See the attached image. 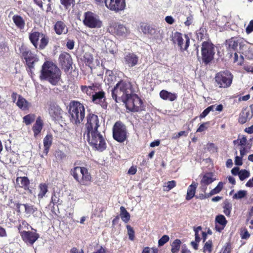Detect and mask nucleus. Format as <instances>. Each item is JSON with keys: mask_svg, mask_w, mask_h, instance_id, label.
Instances as JSON below:
<instances>
[{"mask_svg": "<svg viewBox=\"0 0 253 253\" xmlns=\"http://www.w3.org/2000/svg\"><path fill=\"white\" fill-rule=\"evenodd\" d=\"M135 92L133 84L129 81L121 80L111 90L112 97L116 102H124Z\"/></svg>", "mask_w": 253, "mask_h": 253, "instance_id": "1", "label": "nucleus"}, {"mask_svg": "<svg viewBox=\"0 0 253 253\" xmlns=\"http://www.w3.org/2000/svg\"><path fill=\"white\" fill-rule=\"evenodd\" d=\"M61 71L52 61H46L42 65L40 79L47 81L52 85H56L61 79Z\"/></svg>", "mask_w": 253, "mask_h": 253, "instance_id": "2", "label": "nucleus"}, {"mask_svg": "<svg viewBox=\"0 0 253 253\" xmlns=\"http://www.w3.org/2000/svg\"><path fill=\"white\" fill-rule=\"evenodd\" d=\"M69 114L71 123L79 125L84 120L85 116V108L83 103L79 101H71L69 105Z\"/></svg>", "mask_w": 253, "mask_h": 253, "instance_id": "3", "label": "nucleus"}, {"mask_svg": "<svg viewBox=\"0 0 253 253\" xmlns=\"http://www.w3.org/2000/svg\"><path fill=\"white\" fill-rule=\"evenodd\" d=\"M249 42L244 38L240 37H232L226 41V50L228 57L231 58L233 56L232 51H238V47H239V50L243 53L248 48Z\"/></svg>", "mask_w": 253, "mask_h": 253, "instance_id": "4", "label": "nucleus"}, {"mask_svg": "<svg viewBox=\"0 0 253 253\" xmlns=\"http://www.w3.org/2000/svg\"><path fill=\"white\" fill-rule=\"evenodd\" d=\"M70 173L80 185L88 186L91 182V174L85 167H75L71 169Z\"/></svg>", "mask_w": 253, "mask_h": 253, "instance_id": "5", "label": "nucleus"}, {"mask_svg": "<svg viewBox=\"0 0 253 253\" xmlns=\"http://www.w3.org/2000/svg\"><path fill=\"white\" fill-rule=\"evenodd\" d=\"M84 136L89 144L95 150L103 151L106 148V143L103 136L99 131H93L91 133L84 132Z\"/></svg>", "mask_w": 253, "mask_h": 253, "instance_id": "6", "label": "nucleus"}, {"mask_svg": "<svg viewBox=\"0 0 253 253\" xmlns=\"http://www.w3.org/2000/svg\"><path fill=\"white\" fill-rule=\"evenodd\" d=\"M29 39L35 48L39 50L44 49L49 42L48 37L38 31H32L29 33Z\"/></svg>", "mask_w": 253, "mask_h": 253, "instance_id": "7", "label": "nucleus"}, {"mask_svg": "<svg viewBox=\"0 0 253 253\" xmlns=\"http://www.w3.org/2000/svg\"><path fill=\"white\" fill-rule=\"evenodd\" d=\"M215 46L211 40L204 41L201 45L202 60L205 65H208L214 59Z\"/></svg>", "mask_w": 253, "mask_h": 253, "instance_id": "8", "label": "nucleus"}, {"mask_svg": "<svg viewBox=\"0 0 253 253\" xmlns=\"http://www.w3.org/2000/svg\"><path fill=\"white\" fill-rule=\"evenodd\" d=\"M112 130L113 137L117 142L123 143L127 139L128 133L126 126L121 121L115 123Z\"/></svg>", "mask_w": 253, "mask_h": 253, "instance_id": "9", "label": "nucleus"}, {"mask_svg": "<svg viewBox=\"0 0 253 253\" xmlns=\"http://www.w3.org/2000/svg\"><path fill=\"white\" fill-rule=\"evenodd\" d=\"M123 102L125 104L126 108L131 112H138L145 110L142 100L135 92Z\"/></svg>", "mask_w": 253, "mask_h": 253, "instance_id": "10", "label": "nucleus"}, {"mask_svg": "<svg viewBox=\"0 0 253 253\" xmlns=\"http://www.w3.org/2000/svg\"><path fill=\"white\" fill-rule=\"evenodd\" d=\"M233 78V76L231 72L225 70L216 73L214 80L216 85L219 88H227L231 85Z\"/></svg>", "mask_w": 253, "mask_h": 253, "instance_id": "11", "label": "nucleus"}, {"mask_svg": "<svg viewBox=\"0 0 253 253\" xmlns=\"http://www.w3.org/2000/svg\"><path fill=\"white\" fill-rule=\"evenodd\" d=\"M21 53V57L25 60L26 65L28 69H27V71L32 74L33 70L35 69V64L39 61V58L36 54L28 48H23Z\"/></svg>", "mask_w": 253, "mask_h": 253, "instance_id": "12", "label": "nucleus"}, {"mask_svg": "<svg viewBox=\"0 0 253 253\" xmlns=\"http://www.w3.org/2000/svg\"><path fill=\"white\" fill-rule=\"evenodd\" d=\"M97 88H95L93 93L91 96V99L94 104L100 105L102 107L105 109L107 107L106 102V93L102 88L101 84L98 83Z\"/></svg>", "mask_w": 253, "mask_h": 253, "instance_id": "13", "label": "nucleus"}, {"mask_svg": "<svg viewBox=\"0 0 253 253\" xmlns=\"http://www.w3.org/2000/svg\"><path fill=\"white\" fill-rule=\"evenodd\" d=\"M84 24L89 28H99L102 26V22L98 16L91 11L84 13Z\"/></svg>", "mask_w": 253, "mask_h": 253, "instance_id": "14", "label": "nucleus"}, {"mask_svg": "<svg viewBox=\"0 0 253 253\" xmlns=\"http://www.w3.org/2000/svg\"><path fill=\"white\" fill-rule=\"evenodd\" d=\"M48 111L51 120L55 123H59L62 122L64 111L57 103L50 102L49 104Z\"/></svg>", "mask_w": 253, "mask_h": 253, "instance_id": "15", "label": "nucleus"}, {"mask_svg": "<svg viewBox=\"0 0 253 253\" xmlns=\"http://www.w3.org/2000/svg\"><path fill=\"white\" fill-rule=\"evenodd\" d=\"M100 126V123L98 116L92 113H89L86 116V123L85 125L86 130L84 132L98 131V128Z\"/></svg>", "mask_w": 253, "mask_h": 253, "instance_id": "16", "label": "nucleus"}, {"mask_svg": "<svg viewBox=\"0 0 253 253\" xmlns=\"http://www.w3.org/2000/svg\"><path fill=\"white\" fill-rule=\"evenodd\" d=\"M185 42L182 34L178 32H176L173 35L172 41L174 43H177L182 51L187 50L190 45V38L186 34L184 35Z\"/></svg>", "mask_w": 253, "mask_h": 253, "instance_id": "17", "label": "nucleus"}, {"mask_svg": "<svg viewBox=\"0 0 253 253\" xmlns=\"http://www.w3.org/2000/svg\"><path fill=\"white\" fill-rule=\"evenodd\" d=\"M59 64L65 72L68 73L72 69L73 60L71 55L67 52H62L58 58Z\"/></svg>", "mask_w": 253, "mask_h": 253, "instance_id": "18", "label": "nucleus"}, {"mask_svg": "<svg viewBox=\"0 0 253 253\" xmlns=\"http://www.w3.org/2000/svg\"><path fill=\"white\" fill-rule=\"evenodd\" d=\"M108 30L110 33L118 36H125L128 32L125 25L118 22L110 23Z\"/></svg>", "mask_w": 253, "mask_h": 253, "instance_id": "19", "label": "nucleus"}, {"mask_svg": "<svg viewBox=\"0 0 253 253\" xmlns=\"http://www.w3.org/2000/svg\"><path fill=\"white\" fill-rule=\"evenodd\" d=\"M105 6L110 10L115 13H119L126 8V0H107V1H106Z\"/></svg>", "mask_w": 253, "mask_h": 253, "instance_id": "20", "label": "nucleus"}, {"mask_svg": "<svg viewBox=\"0 0 253 253\" xmlns=\"http://www.w3.org/2000/svg\"><path fill=\"white\" fill-rule=\"evenodd\" d=\"M21 225L18 227V230L23 240L26 243L32 245L39 238L38 234L35 232L21 231Z\"/></svg>", "mask_w": 253, "mask_h": 253, "instance_id": "21", "label": "nucleus"}, {"mask_svg": "<svg viewBox=\"0 0 253 253\" xmlns=\"http://www.w3.org/2000/svg\"><path fill=\"white\" fill-rule=\"evenodd\" d=\"M30 182L29 178L26 176L17 177L16 179L15 188H23L26 191H29L31 193V190L30 189Z\"/></svg>", "mask_w": 253, "mask_h": 253, "instance_id": "22", "label": "nucleus"}, {"mask_svg": "<svg viewBox=\"0 0 253 253\" xmlns=\"http://www.w3.org/2000/svg\"><path fill=\"white\" fill-rule=\"evenodd\" d=\"M124 62L129 67H132L137 64L138 57L134 53L128 52L124 57Z\"/></svg>", "mask_w": 253, "mask_h": 253, "instance_id": "23", "label": "nucleus"}, {"mask_svg": "<svg viewBox=\"0 0 253 253\" xmlns=\"http://www.w3.org/2000/svg\"><path fill=\"white\" fill-rule=\"evenodd\" d=\"M253 117V114H251L248 107L244 108L239 114L238 122L241 124H245L250 121Z\"/></svg>", "mask_w": 253, "mask_h": 253, "instance_id": "24", "label": "nucleus"}, {"mask_svg": "<svg viewBox=\"0 0 253 253\" xmlns=\"http://www.w3.org/2000/svg\"><path fill=\"white\" fill-rule=\"evenodd\" d=\"M141 29L145 34H150L154 38H157L159 32L154 27L147 24H143L141 25Z\"/></svg>", "mask_w": 253, "mask_h": 253, "instance_id": "25", "label": "nucleus"}, {"mask_svg": "<svg viewBox=\"0 0 253 253\" xmlns=\"http://www.w3.org/2000/svg\"><path fill=\"white\" fill-rule=\"evenodd\" d=\"M54 30L58 35L66 34L68 32V28L64 22L57 21L54 25Z\"/></svg>", "mask_w": 253, "mask_h": 253, "instance_id": "26", "label": "nucleus"}, {"mask_svg": "<svg viewBox=\"0 0 253 253\" xmlns=\"http://www.w3.org/2000/svg\"><path fill=\"white\" fill-rule=\"evenodd\" d=\"M196 39L198 41H203L204 40H210L207 30L205 27H202L196 32Z\"/></svg>", "mask_w": 253, "mask_h": 253, "instance_id": "27", "label": "nucleus"}, {"mask_svg": "<svg viewBox=\"0 0 253 253\" xmlns=\"http://www.w3.org/2000/svg\"><path fill=\"white\" fill-rule=\"evenodd\" d=\"M43 121L41 119V117H39L37 119L36 122L32 127V130L35 137H37V136L41 133L43 128Z\"/></svg>", "mask_w": 253, "mask_h": 253, "instance_id": "28", "label": "nucleus"}, {"mask_svg": "<svg viewBox=\"0 0 253 253\" xmlns=\"http://www.w3.org/2000/svg\"><path fill=\"white\" fill-rule=\"evenodd\" d=\"M160 96L163 100H169L173 101L177 98V95L175 93H171L166 90H162L160 92Z\"/></svg>", "mask_w": 253, "mask_h": 253, "instance_id": "29", "label": "nucleus"}, {"mask_svg": "<svg viewBox=\"0 0 253 253\" xmlns=\"http://www.w3.org/2000/svg\"><path fill=\"white\" fill-rule=\"evenodd\" d=\"M53 136L51 134H47L43 138V153L45 155H47L49 152L50 147L52 143Z\"/></svg>", "mask_w": 253, "mask_h": 253, "instance_id": "30", "label": "nucleus"}, {"mask_svg": "<svg viewBox=\"0 0 253 253\" xmlns=\"http://www.w3.org/2000/svg\"><path fill=\"white\" fill-rule=\"evenodd\" d=\"M97 83H95L91 84V85L88 86L81 85V89L83 93H86L88 96H91L95 89H98V87L97 86Z\"/></svg>", "mask_w": 253, "mask_h": 253, "instance_id": "31", "label": "nucleus"}, {"mask_svg": "<svg viewBox=\"0 0 253 253\" xmlns=\"http://www.w3.org/2000/svg\"><path fill=\"white\" fill-rule=\"evenodd\" d=\"M12 20L17 28L23 30L25 26V21L22 16L19 15H14L12 17Z\"/></svg>", "mask_w": 253, "mask_h": 253, "instance_id": "32", "label": "nucleus"}, {"mask_svg": "<svg viewBox=\"0 0 253 253\" xmlns=\"http://www.w3.org/2000/svg\"><path fill=\"white\" fill-rule=\"evenodd\" d=\"M198 185L196 182H193L187 189L186 199L187 200H191L195 195L196 190Z\"/></svg>", "mask_w": 253, "mask_h": 253, "instance_id": "33", "label": "nucleus"}, {"mask_svg": "<svg viewBox=\"0 0 253 253\" xmlns=\"http://www.w3.org/2000/svg\"><path fill=\"white\" fill-rule=\"evenodd\" d=\"M17 106L22 110H28L29 108V102L21 95H18V99L16 102Z\"/></svg>", "mask_w": 253, "mask_h": 253, "instance_id": "34", "label": "nucleus"}, {"mask_svg": "<svg viewBox=\"0 0 253 253\" xmlns=\"http://www.w3.org/2000/svg\"><path fill=\"white\" fill-rule=\"evenodd\" d=\"M215 180L213 178V174L211 172H208L205 174L200 181L201 184L208 185L211 184Z\"/></svg>", "mask_w": 253, "mask_h": 253, "instance_id": "35", "label": "nucleus"}, {"mask_svg": "<svg viewBox=\"0 0 253 253\" xmlns=\"http://www.w3.org/2000/svg\"><path fill=\"white\" fill-rule=\"evenodd\" d=\"M39 192L38 196L39 198H42L48 191V185L45 183H42L39 186Z\"/></svg>", "mask_w": 253, "mask_h": 253, "instance_id": "36", "label": "nucleus"}, {"mask_svg": "<svg viewBox=\"0 0 253 253\" xmlns=\"http://www.w3.org/2000/svg\"><path fill=\"white\" fill-rule=\"evenodd\" d=\"M120 215L121 219L125 223H127L130 219V214L124 207H121Z\"/></svg>", "mask_w": 253, "mask_h": 253, "instance_id": "37", "label": "nucleus"}, {"mask_svg": "<svg viewBox=\"0 0 253 253\" xmlns=\"http://www.w3.org/2000/svg\"><path fill=\"white\" fill-rule=\"evenodd\" d=\"M224 183L219 182L217 186L213 189H212L209 193V196H211L213 195L219 193L223 189Z\"/></svg>", "mask_w": 253, "mask_h": 253, "instance_id": "38", "label": "nucleus"}, {"mask_svg": "<svg viewBox=\"0 0 253 253\" xmlns=\"http://www.w3.org/2000/svg\"><path fill=\"white\" fill-rule=\"evenodd\" d=\"M181 244V242L180 240H175L171 244V252L172 253H177L179 250Z\"/></svg>", "mask_w": 253, "mask_h": 253, "instance_id": "39", "label": "nucleus"}, {"mask_svg": "<svg viewBox=\"0 0 253 253\" xmlns=\"http://www.w3.org/2000/svg\"><path fill=\"white\" fill-rule=\"evenodd\" d=\"M35 119L34 114H28L23 117V122L26 125H29L33 123Z\"/></svg>", "mask_w": 253, "mask_h": 253, "instance_id": "40", "label": "nucleus"}, {"mask_svg": "<svg viewBox=\"0 0 253 253\" xmlns=\"http://www.w3.org/2000/svg\"><path fill=\"white\" fill-rule=\"evenodd\" d=\"M216 223L219 224L220 226H225L227 223V220L225 216L223 215H218L215 218Z\"/></svg>", "mask_w": 253, "mask_h": 253, "instance_id": "41", "label": "nucleus"}, {"mask_svg": "<svg viewBox=\"0 0 253 253\" xmlns=\"http://www.w3.org/2000/svg\"><path fill=\"white\" fill-rule=\"evenodd\" d=\"M250 175V172L246 169H242L239 174V177L241 181L248 178Z\"/></svg>", "mask_w": 253, "mask_h": 253, "instance_id": "42", "label": "nucleus"}, {"mask_svg": "<svg viewBox=\"0 0 253 253\" xmlns=\"http://www.w3.org/2000/svg\"><path fill=\"white\" fill-rule=\"evenodd\" d=\"M93 58L92 55L90 54H86L84 56V61L86 65L88 66L91 68V65L92 64Z\"/></svg>", "mask_w": 253, "mask_h": 253, "instance_id": "43", "label": "nucleus"}, {"mask_svg": "<svg viewBox=\"0 0 253 253\" xmlns=\"http://www.w3.org/2000/svg\"><path fill=\"white\" fill-rule=\"evenodd\" d=\"M212 250V242L209 240L204 246L203 251L205 253H211Z\"/></svg>", "mask_w": 253, "mask_h": 253, "instance_id": "44", "label": "nucleus"}, {"mask_svg": "<svg viewBox=\"0 0 253 253\" xmlns=\"http://www.w3.org/2000/svg\"><path fill=\"white\" fill-rule=\"evenodd\" d=\"M176 182L174 180H171L168 182L167 185L164 186V190L166 191H169L170 190L175 187Z\"/></svg>", "mask_w": 253, "mask_h": 253, "instance_id": "45", "label": "nucleus"}, {"mask_svg": "<svg viewBox=\"0 0 253 253\" xmlns=\"http://www.w3.org/2000/svg\"><path fill=\"white\" fill-rule=\"evenodd\" d=\"M194 231L195 232V240L197 242H200L201 241V238L200 237L199 232L201 234L202 231V227L199 226L197 227H194Z\"/></svg>", "mask_w": 253, "mask_h": 253, "instance_id": "46", "label": "nucleus"}, {"mask_svg": "<svg viewBox=\"0 0 253 253\" xmlns=\"http://www.w3.org/2000/svg\"><path fill=\"white\" fill-rule=\"evenodd\" d=\"M74 2L75 0H60L61 4L63 5L66 9H68Z\"/></svg>", "mask_w": 253, "mask_h": 253, "instance_id": "47", "label": "nucleus"}, {"mask_svg": "<svg viewBox=\"0 0 253 253\" xmlns=\"http://www.w3.org/2000/svg\"><path fill=\"white\" fill-rule=\"evenodd\" d=\"M247 195V191L244 190H240L238 191L233 196V198L236 199H240L245 197Z\"/></svg>", "mask_w": 253, "mask_h": 253, "instance_id": "48", "label": "nucleus"}, {"mask_svg": "<svg viewBox=\"0 0 253 253\" xmlns=\"http://www.w3.org/2000/svg\"><path fill=\"white\" fill-rule=\"evenodd\" d=\"M126 228L127 230V233L129 236V239L131 241H133L134 238V231L133 228L130 225H128L126 226Z\"/></svg>", "mask_w": 253, "mask_h": 253, "instance_id": "49", "label": "nucleus"}, {"mask_svg": "<svg viewBox=\"0 0 253 253\" xmlns=\"http://www.w3.org/2000/svg\"><path fill=\"white\" fill-rule=\"evenodd\" d=\"M210 124V122H207L204 123L200 125L199 127L197 128L196 132H203L208 128V126Z\"/></svg>", "mask_w": 253, "mask_h": 253, "instance_id": "50", "label": "nucleus"}, {"mask_svg": "<svg viewBox=\"0 0 253 253\" xmlns=\"http://www.w3.org/2000/svg\"><path fill=\"white\" fill-rule=\"evenodd\" d=\"M169 238L168 235H164L160 239H159L158 241L159 246H163L165 244H166L167 242L169 241Z\"/></svg>", "mask_w": 253, "mask_h": 253, "instance_id": "51", "label": "nucleus"}, {"mask_svg": "<svg viewBox=\"0 0 253 253\" xmlns=\"http://www.w3.org/2000/svg\"><path fill=\"white\" fill-rule=\"evenodd\" d=\"M51 203H52L54 206L55 205H57V206H58L61 204L60 203L59 198L56 195V194L55 193L52 194V195L51 196Z\"/></svg>", "mask_w": 253, "mask_h": 253, "instance_id": "52", "label": "nucleus"}, {"mask_svg": "<svg viewBox=\"0 0 253 253\" xmlns=\"http://www.w3.org/2000/svg\"><path fill=\"white\" fill-rule=\"evenodd\" d=\"M241 236L243 239H248L250 237V234L246 229H244L241 231Z\"/></svg>", "mask_w": 253, "mask_h": 253, "instance_id": "53", "label": "nucleus"}, {"mask_svg": "<svg viewBox=\"0 0 253 253\" xmlns=\"http://www.w3.org/2000/svg\"><path fill=\"white\" fill-rule=\"evenodd\" d=\"M207 149L209 151L214 152H217V148L214 143H209L207 144Z\"/></svg>", "mask_w": 253, "mask_h": 253, "instance_id": "54", "label": "nucleus"}, {"mask_svg": "<svg viewBox=\"0 0 253 253\" xmlns=\"http://www.w3.org/2000/svg\"><path fill=\"white\" fill-rule=\"evenodd\" d=\"M188 135V132L186 131H180L178 133H177L175 136H173L172 137V139H176L179 138L180 137L182 136H187Z\"/></svg>", "mask_w": 253, "mask_h": 253, "instance_id": "55", "label": "nucleus"}, {"mask_svg": "<svg viewBox=\"0 0 253 253\" xmlns=\"http://www.w3.org/2000/svg\"><path fill=\"white\" fill-rule=\"evenodd\" d=\"M75 46V42L73 40L68 39L66 43V46L69 49L72 50Z\"/></svg>", "mask_w": 253, "mask_h": 253, "instance_id": "56", "label": "nucleus"}, {"mask_svg": "<svg viewBox=\"0 0 253 253\" xmlns=\"http://www.w3.org/2000/svg\"><path fill=\"white\" fill-rule=\"evenodd\" d=\"M253 32V20L250 21L249 25L246 29V32L249 34Z\"/></svg>", "mask_w": 253, "mask_h": 253, "instance_id": "57", "label": "nucleus"}, {"mask_svg": "<svg viewBox=\"0 0 253 253\" xmlns=\"http://www.w3.org/2000/svg\"><path fill=\"white\" fill-rule=\"evenodd\" d=\"M193 20V16L192 15L188 16L186 18V20L184 22L185 25L186 26H189L192 24Z\"/></svg>", "mask_w": 253, "mask_h": 253, "instance_id": "58", "label": "nucleus"}, {"mask_svg": "<svg viewBox=\"0 0 253 253\" xmlns=\"http://www.w3.org/2000/svg\"><path fill=\"white\" fill-rule=\"evenodd\" d=\"M242 158H243V157L241 156H237L235 157V164L236 166H242L243 165Z\"/></svg>", "mask_w": 253, "mask_h": 253, "instance_id": "59", "label": "nucleus"}, {"mask_svg": "<svg viewBox=\"0 0 253 253\" xmlns=\"http://www.w3.org/2000/svg\"><path fill=\"white\" fill-rule=\"evenodd\" d=\"M34 1L42 10H44L43 3H45L46 0H34Z\"/></svg>", "mask_w": 253, "mask_h": 253, "instance_id": "60", "label": "nucleus"}, {"mask_svg": "<svg viewBox=\"0 0 253 253\" xmlns=\"http://www.w3.org/2000/svg\"><path fill=\"white\" fill-rule=\"evenodd\" d=\"M137 169L136 166H131L128 170V174L134 175L136 173Z\"/></svg>", "mask_w": 253, "mask_h": 253, "instance_id": "61", "label": "nucleus"}, {"mask_svg": "<svg viewBox=\"0 0 253 253\" xmlns=\"http://www.w3.org/2000/svg\"><path fill=\"white\" fill-rule=\"evenodd\" d=\"M166 22L169 24H172L174 22V19L171 16H167L165 18Z\"/></svg>", "mask_w": 253, "mask_h": 253, "instance_id": "62", "label": "nucleus"}, {"mask_svg": "<svg viewBox=\"0 0 253 253\" xmlns=\"http://www.w3.org/2000/svg\"><path fill=\"white\" fill-rule=\"evenodd\" d=\"M240 172V169L238 167H235L233 168L231 170V173L234 175H239Z\"/></svg>", "mask_w": 253, "mask_h": 253, "instance_id": "63", "label": "nucleus"}, {"mask_svg": "<svg viewBox=\"0 0 253 253\" xmlns=\"http://www.w3.org/2000/svg\"><path fill=\"white\" fill-rule=\"evenodd\" d=\"M223 253H230L231 252V247L229 244H227L222 249Z\"/></svg>", "mask_w": 253, "mask_h": 253, "instance_id": "64", "label": "nucleus"}]
</instances>
